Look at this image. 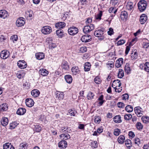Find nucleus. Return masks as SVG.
I'll return each mask as SVG.
<instances>
[{"mask_svg": "<svg viewBox=\"0 0 149 149\" xmlns=\"http://www.w3.org/2000/svg\"><path fill=\"white\" fill-rule=\"evenodd\" d=\"M91 68V64L89 62H86L84 65V70L85 71H89Z\"/></svg>", "mask_w": 149, "mask_h": 149, "instance_id": "obj_23", "label": "nucleus"}, {"mask_svg": "<svg viewBox=\"0 0 149 149\" xmlns=\"http://www.w3.org/2000/svg\"><path fill=\"white\" fill-rule=\"evenodd\" d=\"M125 42V41L124 40H121L118 41L117 43V45H120L123 44Z\"/></svg>", "mask_w": 149, "mask_h": 149, "instance_id": "obj_55", "label": "nucleus"}, {"mask_svg": "<svg viewBox=\"0 0 149 149\" xmlns=\"http://www.w3.org/2000/svg\"><path fill=\"white\" fill-rule=\"evenodd\" d=\"M8 108L7 104L6 103H3L0 106V109L1 111H6Z\"/></svg>", "mask_w": 149, "mask_h": 149, "instance_id": "obj_28", "label": "nucleus"}, {"mask_svg": "<svg viewBox=\"0 0 149 149\" xmlns=\"http://www.w3.org/2000/svg\"><path fill=\"white\" fill-rule=\"evenodd\" d=\"M25 74V73L23 72H20L17 73L16 76L18 78L21 79L24 76Z\"/></svg>", "mask_w": 149, "mask_h": 149, "instance_id": "obj_34", "label": "nucleus"}, {"mask_svg": "<svg viewBox=\"0 0 149 149\" xmlns=\"http://www.w3.org/2000/svg\"><path fill=\"white\" fill-rule=\"evenodd\" d=\"M65 78L67 82L68 83L70 84L72 81V78L70 75H65Z\"/></svg>", "mask_w": 149, "mask_h": 149, "instance_id": "obj_25", "label": "nucleus"}, {"mask_svg": "<svg viewBox=\"0 0 149 149\" xmlns=\"http://www.w3.org/2000/svg\"><path fill=\"white\" fill-rule=\"evenodd\" d=\"M123 59L122 58H119L116 61L115 66L117 68L120 67L123 64Z\"/></svg>", "mask_w": 149, "mask_h": 149, "instance_id": "obj_14", "label": "nucleus"}, {"mask_svg": "<svg viewBox=\"0 0 149 149\" xmlns=\"http://www.w3.org/2000/svg\"><path fill=\"white\" fill-rule=\"evenodd\" d=\"M111 2L112 5L116 6L118 3V0H111Z\"/></svg>", "mask_w": 149, "mask_h": 149, "instance_id": "obj_56", "label": "nucleus"}, {"mask_svg": "<svg viewBox=\"0 0 149 149\" xmlns=\"http://www.w3.org/2000/svg\"><path fill=\"white\" fill-rule=\"evenodd\" d=\"M120 130L118 129H116L114 130L113 132L114 134L116 136H118L120 133Z\"/></svg>", "mask_w": 149, "mask_h": 149, "instance_id": "obj_52", "label": "nucleus"}, {"mask_svg": "<svg viewBox=\"0 0 149 149\" xmlns=\"http://www.w3.org/2000/svg\"><path fill=\"white\" fill-rule=\"evenodd\" d=\"M63 93L62 92H58L56 94V98L59 99V100L63 99V98L64 95Z\"/></svg>", "mask_w": 149, "mask_h": 149, "instance_id": "obj_33", "label": "nucleus"}, {"mask_svg": "<svg viewBox=\"0 0 149 149\" xmlns=\"http://www.w3.org/2000/svg\"><path fill=\"white\" fill-rule=\"evenodd\" d=\"M35 131L37 132H39L41 130V127L39 125H36L34 129Z\"/></svg>", "mask_w": 149, "mask_h": 149, "instance_id": "obj_49", "label": "nucleus"}, {"mask_svg": "<svg viewBox=\"0 0 149 149\" xmlns=\"http://www.w3.org/2000/svg\"><path fill=\"white\" fill-rule=\"evenodd\" d=\"M104 34V31L101 29L95 31L94 35L96 37H99Z\"/></svg>", "mask_w": 149, "mask_h": 149, "instance_id": "obj_16", "label": "nucleus"}, {"mask_svg": "<svg viewBox=\"0 0 149 149\" xmlns=\"http://www.w3.org/2000/svg\"><path fill=\"white\" fill-rule=\"evenodd\" d=\"M91 145L92 147L93 148H97V141H95L92 142L91 143Z\"/></svg>", "mask_w": 149, "mask_h": 149, "instance_id": "obj_57", "label": "nucleus"}, {"mask_svg": "<svg viewBox=\"0 0 149 149\" xmlns=\"http://www.w3.org/2000/svg\"><path fill=\"white\" fill-rule=\"evenodd\" d=\"M56 46L55 43H49V47L50 49L54 48Z\"/></svg>", "mask_w": 149, "mask_h": 149, "instance_id": "obj_58", "label": "nucleus"}, {"mask_svg": "<svg viewBox=\"0 0 149 149\" xmlns=\"http://www.w3.org/2000/svg\"><path fill=\"white\" fill-rule=\"evenodd\" d=\"M76 112L74 110L70 109L69 110L68 113H67V115H70L71 116H74Z\"/></svg>", "mask_w": 149, "mask_h": 149, "instance_id": "obj_42", "label": "nucleus"}, {"mask_svg": "<svg viewBox=\"0 0 149 149\" xmlns=\"http://www.w3.org/2000/svg\"><path fill=\"white\" fill-rule=\"evenodd\" d=\"M17 65L21 69H24L27 66L26 63L24 60H20L17 62Z\"/></svg>", "mask_w": 149, "mask_h": 149, "instance_id": "obj_7", "label": "nucleus"}, {"mask_svg": "<svg viewBox=\"0 0 149 149\" xmlns=\"http://www.w3.org/2000/svg\"><path fill=\"white\" fill-rule=\"evenodd\" d=\"M124 76V71L122 69H119L118 74V77L120 78H122Z\"/></svg>", "mask_w": 149, "mask_h": 149, "instance_id": "obj_41", "label": "nucleus"}, {"mask_svg": "<svg viewBox=\"0 0 149 149\" xmlns=\"http://www.w3.org/2000/svg\"><path fill=\"white\" fill-rule=\"evenodd\" d=\"M143 69L147 72L149 73V63L146 62L144 65Z\"/></svg>", "mask_w": 149, "mask_h": 149, "instance_id": "obj_39", "label": "nucleus"}, {"mask_svg": "<svg viewBox=\"0 0 149 149\" xmlns=\"http://www.w3.org/2000/svg\"><path fill=\"white\" fill-rule=\"evenodd\" d=\"M136 127L139 130H142L143 127V125L140 122H137L136 123Z\"/></svg>", "mask_w": 149, "mask_h": 149, "instance_id": "obj_45", "label": "nucleus"}, {"mask_svg": "<svg viewBox=\"0 0 149 149\" xmlns=\"http://www.w3.org/2000/svg\"><path fill=\"white\" fill-rule=\"evenodd\" d=\"M41 31L44 34H49L52 32V29L49 26H45L42 27Z\"/></svg>", "mask_w": 149, "mask_h": 149, "instance_id": "obj_2", "label": "nucleus"}, {"mask_svg": "<svg viewBox=\"0 0 149 149\" xmlns=\"http://www.w3.org/2000/svg\"><path fill=\"white\" fill-rule=\"evenodd\" d=\"M9 16L8 13L5 10H0V17L4 19Z\"/></svg>", "mask_w": 149, "mask_h": 149, "instance_id": "obj_8", "label": "nucleus"}, {"mask_svg": "<svg viewBox=\"0 0 149 149\" xmlns=\"http://www.w3.org/2000/svg\"><path fill=\"white\" fill-rule=\"evenodd\" d=\"M125 140V136L123 135H120L118 139V141L120 143H123L124 142Z\"/></svg>", "mask_w": 149, "mask_h": 149, "instance_id": "obj_35", "label": "nucleus"}, {"mask_svg": "<svg viewBox=\"0 0 149 149\" xmlns=\"http://www.w3.org/2000/svg\"><path fill=\"white\" fill-rule=\"evenodd\" d=\"M28 146V144L25 143H22L20 144L19 146L20 149H26L27 148Z\"/></svg>", "mask_w": 149, "mask_h": 149, "instance_id": "obj_40", "label": "nucleus"}, {"mask_svg": "<svg viewBox=\"0 0 149 149\" xmlns=\"http://www.w3.org/2000/svg\"><path fill=\"white\" fill-rule=\"evenodd\" d=\"M117 106L119 108H123L125 106V105L124 104L121 102H118L117 104Z\"/></svg>", "mask_w": 149, "mask_h": 149, "instance_id": "obj_53", "label": "nucleus"}, {"mask_svg": "<svg viewBox=\"0 0 149 149\" xmlns=\"http://www.w3.org/2000/svg\"><path fill=\"white\" fill-rule=\"evenodd\" d=\"M62 68L63 69L68 70L69 69V66L67 62L64 61L62 64Z\"/></svg>", "mask_w": 149, "mask_h": 149, "instance_id": "obj_27", "label": "nucleus"}, {"mask_svg": "<svg viewBox=\"0 0 149 149\" xmlns=\"http://www.w3.org/2000/svg\"><path fill=\"white\" fill-rule=\"evenodd\" d=\"M115 91L116 92H118V93L120 92L122 90L121 89L122 87H118V86H116L115 87Z\"/></svg>", "mask_w": 149, "mask_h": 149, "instance_id": "obj_62", "label": "nucleus"}, {"mask_svg": "<svg viewBox=\"0 0 149 149\" xmlns=\"http://www.w3.org/2000/svg\"><path fill=\"white\" fill-rule=\"evenodd\" d=\"M91 36L89 35H84L81 38V40L83 42H87L91 41Z\"/></svg>", "mask_w": 149, "mask_h": 149, "instance_id": "obj_10", "label": "nucleus"}, {"mask_svg": "<svg viewBox=\"0 0 149 149\" xmlns=\"http://www.w3.org/2000/svg\"><path fill=\"white\" fill-rule=\"evenodd\" d=\"M94 95L91 92H89L87 95V98L88 100H91L93 98Z\"/></svg>", "mask_w": 149, "mask_h": 149, "instance_id": "obj_47", "label": "nucleus"}, {"mask_svg": "<svg viewBox=\"0 0 149 149\" xmlns=\"http://www.w3.org/2000/svg\"><path fill=\"white\" fill-rule=\"evenodd\" d=\"M94 28V25L93 24H90V25L85 26L83 29V31L84 33H88L91 31L93 30Z\"/></svg>", "mask_w": 149, "mask_h": 149, "instance_id": "obj_3", "label": "nucleus"}, {"mask_svg": "<svg viewBox=\"0 0 149 149\" xmlns=\"http://www.w3.org/2000/svg\"><path fill=\"white\" fill-rule=\"evenodd\" d=\"M125 68V72L126 73L128 74L131 71V69L129 64H126Z\"/></svg>", "mask_w": 149, "mask_h": 149, "instance_id": "obj_44", "label": "nucleus"}, {"mask_svg": "<svg viewBox=\"0 0 149 149\" xmlns=\"http://www.w3.org/2000/svg\"><path fill=\"white\" fill-rule=\"evenodd\" d=\"M25 103L26 106L30 107H32L34 103L33 100L30 98L26 99V100Z\"/></svg>", "mask_w": 149, "mask_h": 149, "instance_id": "obj_11", "label": "nucleus"}, {"mask_svg": "<svg viewBox=\"0 0 149 149\" xmlns=\"http://www.w3.org/2000/svg\"><path fill=\"white\" fill-rule=\"evenodd\" d=\"M36 56L38 60H41L44 58V54L42 52L37 53L36 54Z\"/></svg>", "mask_w": 149, "mask_h": 149, "instance_id": "obj_19", "label": "nucleus"}, {"mask_svg": "<svg viewBox=\"0 0 149 149\" xmlns=\"http://www.w3.org/2000/svg\"><path fill=\"white\" fill-rule=\"evenodd\" d=\"M65 26V24L64 22H58L55 24L56 27L58 29L63 28Z\"/></svg>", "mask_w": 149, "mask_h": 149, "instance_id": "obj_15", "label": "nucleus"}, {"mask_svg": "<svg viewBox=\"0 0 149 149\" xmlns=\"http://www.w3.org/2000/svg\"><path fill=\"white\" fill-rule=\"evenodd\" d=\"M142 120L143 123H149V117L147 116H143L142 118Z\"/></svg>", "mask_w": 149, "mask_h": 149, "instance_id": "obj_37", "label": "nucleus"}, {"mask_svg": "<svg viewBox=\"0 0 149 149\" xmlns=\"http://www.w3.org/2000/svg\"><path fill=\"white\" fill-rule=\"evenodd\" d=\"M120 17L122 19H124L127 17V13L125 11H122L120 14Z\"/></svg>", "mask_w": 149, "mask_h": 149, "instance_id": "obj_31", "label": "nucleus"}, {"mask_svg": "<svg viewBox=\"0 0 149 149\" xmlns=\"http://www.w3.org/2000/svg\"><path fill=\"white\" fill-rule=\"evenodd\" d=\"M61 138H63V139L65 140H67L70 138V136L68 134H62L60 135Z\"/></svg>", "mask_w": 149, "mask_h": 149, "instance_id": "obj_30", "label": "nucleus"}, {"mask_svg": "<svg viewBox=\"0 0 149 149\" xmlns=\"http://www.w3.org/2000/svg\"><path fill=\"white\" fill-rule=\"evenodd\" d=\"M102 15V11H100L99 13L96 16V19H101V17Z\"/></svg>", "mask_w": 149, "mask_h": 149, "instance_id": "obj_59", "label": "nucleus"}, {"mask_svg": "<svg viewBox=\"0 0 149 149\" xmlns=\"http://www.w3.org/2000/svg\"><path fill=\"white\" fill-rule=\"evenodd\" d=\"M24 19V18L22 17L18 18L16 23L17 26L20 27L23 26L25 23Z\"/></svg>", "mask_w": 149, "mask_h": 149, "instance_id": "obj_5", "label": "nucleus"}, {"mask_svg": "<svg viewBox=\"0 0 149 149\" xmlns=\"http://www.w3.org/2000/svg\"><path fill=\"white\" fill-rule=\"evenodd\" d=\"M72 72L73 74L76 75L79 72V70L77 66H74L72 68Z\"/></svg>", "mask_w": 149, "mask_h": 149, "instance_id": "obj_21", "label": "nucleus"}, {"mask_svg": "<svg viewBox=\"0 0 149 149\" xmlns=\"http://www.w3.org/2000/svg\"><path fill=\"white\" fill-rule=\"evenodd\" d=\"M138 57V53L136 52H134V54L133 53L132 54L131 58L132 59H136Z\"/></svg>", "mask_w": 149, "mask_h": 149, "instance_id": "obj_51", "label": "nucleus"}, {"mask_svg": "<svg viewBox=\"0 0 149 149\" xmlns=\"http://www.w3.org/2000/svg\"><path fill=\"white\" fill-rule=\"evenodd\" d=\"M69 33L71 35H74L77 33L78 32V29L74 26L70 27L68 30Z\"/></svg>", "mask_w": 149, "mask_h": 149, "instance_id": "obj_4", "label": "nucleus"}, {"mask_svg": "<svg viewBox=\"0 0 149 149\" xmlns=\"http://www.w3.org/2000/svg\"><path fill=\"white\" fill-rule=\"evenodd\" d=\"M67 146V142L65 140H62L60 141L58 144L59 147L61 148H65Z\"/></svg>", "mask_w": 149, "mask_h": 149, "instance_id": "obj_12", "label": "nucleus"}, {"mask_svg": "<svg viewBox=\"0 0 149 149\" xmlns=\"http://www.w3.org/2000/svg\"><path fill=\"white\" fill-rule=\"evenodd\" d=\"M94 81L97 84H99L101 82V80L98 77H97L94 79Z\"/></svg>", "mask_w": 149, "mask_h": 149, "instance_id": "obj_54", "label": "nucleus"}, {"mask_svg": "<svg viewBox=\"0 0 149 149\" xmlns=\"http://www.w3.org/2000/svg\"><path fill=\"white\" fill-rule=\"evenodd\" d=\"M9 54V53L8 51L4 50L1 52L0 56L1 58L5 59L8 57Z\"/></svg>", "mask_w": 149, "mask_h": 149, "instance_id": "obj_9", "label": "nucleus"}, {"mask_svg": "<svg viewBox=\"0 0 149 149\" xmlns=\"http://www.w3.org/2000/svg\"><path fill=\"white\" fill-rule=\"evenodd\" d=\"M69 128L67 127H63L60 130L59 132L61 133H66L69 130Z\"/></svg>", "mask_w": 149, "mask_h": 149, "instance_id": "obj_32", "label": "nucleus"}, {"mask_svg": "<svg viewBox=\"0 0 149 149\" xmlns=\"http://www.w3.org/2000/svg\"><path fill=\"white\" fill-rule=\"evenodd\" d=\"M142 109L140 107H135L134 111L138 116L140 117L143 115V111Z\"/></svg>", "mask_w": 149, "mask_h": 149, "instance_id": "obj_6", "label": "nucleus"}, {"mask_svg": "<svg viewBox=\"0 0 149 149\" xmlns=\"http://www.w3.org/2000/svg\"><path fill=\"white\" fill-rule=\"evenodd\" d=\"M27 14L29 17H32L33 15V11L31 10H29L27 12Z\"/></svg>", "mask_w": 149, "mask_h": 149, "instance_id": "obj_60", "label": "nucleus"}, {"mask_svg": "<svg viewBox=\"0 0 149 149\" xmlns=\"http://www.w3.org/2000/svg\"><path fill=\"white\" fill-rule=\"evenodd\" d=\"M56 35L59 37H61L64 35V32L61 30H58L56 31Z\"/></svg>", "mask_w": 149, "mask_h": 149, "instance_id": "obj_38", "label": "nucleus"}, {"mask_svg": "<svg viewBox=\"0 0 149 149\" xmlns=\"http://www.w3.org/2000/svg\"><path fill=\"white\" fill-rule=\"evenodd\" d=\"M138 5V8L140 11L143 12L146 9L147 5V3L146 1L142 0L139 2Z\"/></svg>", "mask_w": 149, "mask_h": 149, "instance_id": "obj_1", "label": "nucleus"}, {"mask_svg": "<svg viewBox=\"0 0 149 149\" xmlns=\"http://www.w3.org/2000/svg\"><path fill=\"white\" fill-rule=\"evenodd\" d=\"M113 121L116 123H120L122 121L120 116L118 115L115 116L113 118Z\"/></svg>", "mask_w": 149, "mask_h": 149, "instance_id": "obj_29", "label": "nucleus"}, {"mask_svg": "<svg viewBox=\"0 0 149 149\" xmlns=\"http://www.w3.org/2000/svg\"><path fill=\"white\" fill-rule=\"evenodd\" d=\"M125 110L128 112H131L133 111V108L131 106L128 105L125 107Z\"/></svg>", "mask_w": 149, "mask_h": 149, "instance_id": "obj_43", "label": "nucleus"}, {"mask_svg": "<svg viewBox=\"0 0 149 149\" xmlns=\"http://www.w3.org/2000/svg\"><path fill=\"white\" fill-rule=\"evenodd\" d=\"M147 19V17L146 14H143L140 17V21L141 24L145 23Z\"/></svg>", "mask_w": 149, "mask_h": 149, "instance_id": "obj_13", "label": "nucleus"}, {"mask_svg": "<svg viewBox=\"0 0 149 149\" xmlns=\"http://www.w3.org/2000/svg\"><path fill=\"white\" fill-rule=\"evenodd\" d=\"M17 124L15 122H13L10 123V128L11 129H13L15 128L17 126Z\"/></svg>", "mask_w": 149, "mask_h": 149, "instance_id": "obj_46", "label": "nucleus"}, {"mask_svg": "<svg viewBox=\"0 0 149 149\" xmlns=\"http://www.w3.org/2000/svg\"><path fill=\"white\" fill-rule=\"evenodd\" d=\"M1 123L2 125L4 126L6 125L8 123V120L7 118H3L1 120Z\"/></svg>", "mask_w": 149, "mask_h": 149, "instance_id": "obj_24", "label": "nucleus"}, {"mask_svg": "<svg viewBox=\"0 0 149 149\" xmlns=\"http://www.w3.org/2000/svg\"><path fill=\"white\" fill-rule=\"evenodd\" d=\"M125 144L126 147L130 148L132 146V143L130 140L129 139H126L125 141Z\"/></svg>", "mask_w": 149, "mask_h": 149, "instance_id": "obj_36", "label": "nucleus"}, {"mask_svg": "<svg viewBox=\"0 0 149 149\" xmlns=\"http://www.w3.org/2000/svg\"><path fill=\"white\" fill-rule=\"evenodd\" d=\"M80 51L82 53L85 52L87 51L86 48L85 47H82L80 48Z\"/></svg>", "mask_w": 149, "mask_h": 149, "instance_id": "obj_63", "label": "nucleus"}, {"mask_svg": "<svg viewBox=\"0 0 149 149\" xmlns=\"http://www.w3.org/2000/svg\"><path fill=\"white\" fill-rule=\"evenodd\" d=\"M39 73L43 76H46L48 74V72L44 68H42L40 69Z\"/></svg>", "mask_w": 149, "mask_h": 149, "instance_id": "obj_18", "label": "nucleus"}, {"mask_svg": "<svg viewBox=\"0 0 149 149\" xmlns=\"http://www.w3.org/2000/svg\"><path fill=\"white\" fill-rule=\"evenodd\" d=\"M26 112V110L24 108L18 109L16 112L17 114L19 115H23Z\"/></svg>", "mask_w": 149, "mask_h": 149, "instance_id": "obj_20", "label": "nucleus"}, {"mask_svg": "<svg viewBox=\"0 0 149 149\" xmlns=\"http://www.w3.org/2000/svg\"><path fill=\"white\" fill-rule=\"evenodd\" d=\"M95 122L97 123H99L101 121V118L99 116H96L94 120Z\"/></svg>", "mask_w": 149, "mask_h": 149, "instance_id": "obj_50", "label": "nucleus"}, {"mask_svg": "<svg viewBox=\"0 0 149 149\" xmlns=\"http://www.w3.org/2000/svg\"><path fill=\"white\" fill-rule=\"evenodd\" d=\"M128 135L130 137H131L132 138H133L135 136L134 133L132 131L129 132Z\"/></svg>", "mask_w": 149, "mask_h": 149, "instance_id": "obj_64", "label": "nucleus"}, {"mask_svg": "<svg viewBox=\"0 0 149 149\" xmlns=\"http://www.w3.org/2000/svg\"><path fill=\"white\" fill-rule=\"evenodd\" d=\"M127 9L129 10H132L133 8V3L131 2H128L126 5Z\"/></svg>", "mask_w": 149, "mask_h": 149, "instance_id": "obj_26", "label": "nucleus"}, {"mask_svg": "<svg viewBox=\"0 0 149 149\" xmlns=\"http://www.w3.org/2000/svg\"><path fill=\"white\" fill-rule=\"evenodd\" d=\"M3 149H15L13 146L10 143H6L3 145Z\"/></svg>", "mask_w": 149, "mask_h": 149, "instance_id": "obj_22", "label": "nucleus"}, {"mask_svg": "<svg viewBox=\"0 0 149 149\" xmlns=\"http://www.w3.org/2000/svg\"><path fill=\"white\" fill-rule=\"evenodd\" d=\"M108 34L109 35L111 36L113 34L114 32L113 29L111 28H110L109 29V31L107 32Z\"/></svg>", "mask_w": 149, "mask_h": 149, "instance_id": "obj_61", "label": "nucleus"}, {"mask_svg": "<svg viewBox=\"0 0 149 149\" xmlns=\"http://www.w3.org/2000/svg\"><path fill=\"white\" fill-rule=\"evenodd\" d=\"M32 95L34 97H38L40 94V92L37 89H34L31 91Z\"/></svg>", "mask_w": 149, "mask_h": 149, "instance_id": "obj_17", "label": "nucleus"}, {"mask_svg": "<svg viewBox=\"0 0 149 149\" xmlns=\"http://www.w3.org/2000/svg\"><path fill=\"white\" fill-rule=\"evenodd\" d=\"M132 118V115L130 114H126L124 116V119L126 120H128L131 119Z\"/></svg>", "mask_w": 149, "mask_h": 149, "instance_id": "obj_48", "label": "nucleus"}]
</instances>
